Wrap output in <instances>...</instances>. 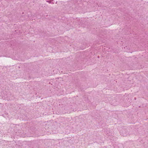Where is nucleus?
I'll use <instances>...</instances> for the list:
<instances>
[{"instance_id":"1","label":"nucleus","mask_w":148,"mask_h":148,"mask_svg":"<svg viewBox=\"0 0 148 148\" xmlns=\"http://www.w3.org/2000/svg\"><path fill=\"white\" fill-rule=\"evenodd\" d=\"M120 133H121V134L122 135V136H125L126 135L125 134H124L123 133V132H120Z\"/></svg>"}]
</instances>
